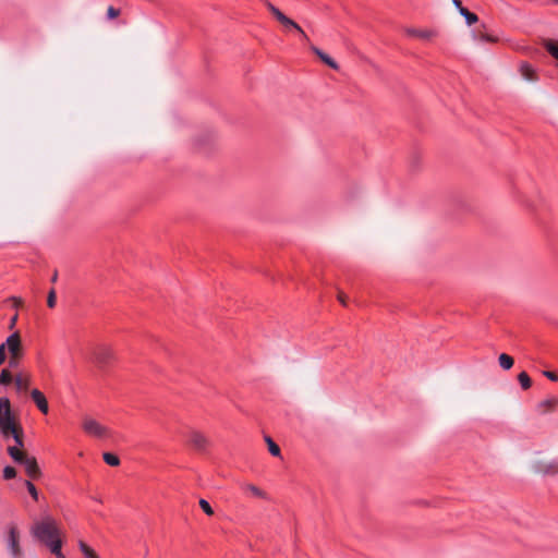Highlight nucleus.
I'll use <instances>...</instances> for the list:
<instances>
[{"mask_svg": "<svg viewBox=\"0 0 558 558\" xmlns=\"http://www.w3.org/2000/svg\"><path fill=\"white\" fill-rule=\"evenodd\" d=\"M31 534L39 543L44 544L57 558H65L62 553L64 532L58 521L50 517H44L31 526Z\"/></svg>", "mask_w": 558, "mask_h": 558, "instance_id": "obj_1", "label": "nucleus"}, {"mask_svg": "<svg viewBox=\"0 0 558 558\" xmlns=\"http://www.w3.org/2000/svg\"><path fill=\"white\" fill-rule=\"evenodd\" d=\"M0 433L4 438L12 437L17 446L23 447V429L5 397H0Z\"/></svg>", "mask_w": 558, "mask_h": 558, "instance_id": "obj_2", "label": "nucleus"}, {"mask_svg": "<svg viewBox=\"0 0 558 558\" xmlns=\"http://www.w3.org/2000/svg\"><path fill=\"white\" fill-rule=\"evenodd\" d=\"M20 446H10L8 448V453L10 457L17 463H21L25 468V472L28 477L36 480L41 475V471L38 466L37 460L35 457H29Z\"/></svg>", "mask_w": 558, "mask_h": 558, "instance_id": "obj_3", "label": "nucleus"}, {"mask_svg": "<svg viewBox=\"0 0 558 558\" xmlns=\"http://www.w3.org/2000/svg\"><path fill=\"white\" fill-rule=\"evenodd\" d=\"M116 360V352L109 344H97L92 351L90 361L99 368H106L110 366Z\"/></svg>", "mask_w": 558, "mask_h": 558, "instance_id": "obj_4", "label": "nucleus"}, {"mask_svg": "<svg viewBox=\"0 0 558 558\" xmlns=\"http://www.w3.org/2000/svg\"><path fill=\"white\" fill-rule=\"evenodd\" d=\"M266 8L272 14V16L281 24L284 31H295L303 38H307L306 34L302 29V27L294 22L292 19L288 17L282 11H280L277 7H275L270 2H266Z\"/></svg>", "mask_w": 558, "mask_h": 558, "instance_id": "obj_5", "label": "nucleus"}, {"mask_svg": "<svg viewBox=\"0 0 558 558\" xmlns=\"http://www.w3.org/2000/svg\"><path fill=\"white\" fill-rule=\"evenodd\" d=\"M187 445L197 452H205L210 446V439L202 430L191 429L187 433Z\"/></svg>", "mask_w": 558, "mask_h": 558, "instance_id": "obj_6", "label": "nucleus"}, {"mask_svg": "<svg viewBox=\"0 0 558 558\" xmlns=\"http://www.w3.org/2000/svg\"><path fill=\"white\" fill-rule=\"evenodd\" d=\"M532 469L535 473L541 475H557L558 474V459H547V458H538L534 460L532 464Z\"/></svg>", "mask_w": 558, "mask_h": 558, "instance_id": "obj_7", "label": "nucleus"}, {"mask_svg": "<svg viewBox=\"0 0 558 558\" xmlns=\"http://www.w3.org/2000/svg\"><path fill=\"white\" fill-rule=\"evenodd\" d=\"M82 428L87 435L96 438H107L110 434L106 426L93 417H85L82 422Z\"/></svg>", "mask_w": 558, "mask_h": 558, "instance_id": "obj_8", "label": "nucleus"}, {"mask_svg": "<svg viewBox=\"0 0 558 558\" xmlns=\"http://www.w3.org/2000/svg\"><path fill=\"white\" fill-rule=\"evenodd\" d=\"M404 34L409 38H415L424 43H432L437 36L438 32L434 28H420V27H407Z\"/></svg>", "mask_w": 558, "mask_h": 558, "instance_id": "obj_9", "label": "nucleus"}, {"mask_svg": "<svg viewBox=\"0 0 558 558\" xmlns=\"http://www.w3.org/2000/svg\"><path fill=\"white\" fill-rule=\"evenodd\" d=\"M2 344L10 357H23L22 339L17 331L10 335Z\"/></svg>", "mask_w": 558, "mask_h": 558, "instance_id": "obj_10", "label": "nucleus"}, {"mask_svg": "<svg viewBox=\"0 0 558 558\" xmlns=\"http://www.w3.org/2000/svg\"><path fill=\"white\" fill-rule=\"evenodd\" d=\"M8 543L11 554L14 558L22 557V549L20 547V532L15 525L9 526Z\"/></svg>", "mask_w": 558, "mask_h": 558, "instance_id": "obj_11", "label": "nucleus"}, {"mask_svg": "<svg viewBox=\"0 0 558 558\" xmlns=\"http://www.w3.org/2000/svg\"><path fill=\"white\" fill-rule=\"evenodd\" d=\"M33 381V376L27 371H20L14 376V384L19 391H26L29 389Z\"/></svg>", "mask_w": 558, "mask_h": 558, "instance_id": "obj_12", "label": "nucleus"}, {"mask_svg": "<svg viewBox=\"0 0 558 558\" xmlns=\"http://www.w3.org/2000/svg\"><path fill=\"white\" fill-rule=\"evenodd\" d=\"M31 398H32L33 402L35 403V405L37 407V409L43 414H48V412H49V404H48L47 398H46V396L44 395L43 391H40L37 388L32 389L31 390Z\"/></svg>", "mask_w": 558, "mask_h": 558, "instance_id": "obj_13", "label": "nucleus"}, {"mask_svg": "<svg viewBox=\"0 0 558 558\" xmlns=\"http://www.w3.org/2000/svg\"><path fill=\"white\" fill-rule=\"evenodd\" d=\"M558 408V397L551 396L541 401L536 410L539 414H547L556 411Z\"/></svg>", "mask_w": 558, "mask_h": 558, "instance_id": "obj_14", "label": "nucleus"}, {"mask_svg": "<svg viewBox=\"0 0 558 558\" xmlns=\"http://www.w3.org/2000/svg\"><path fill=\"white\" fill-rule=\"evenodd\" d=\"M519 72L522 77L529 82L538 81V74L536 70L527 62H521L519 65Z\"/></svg>", "mask_w": 558, "mask_h": 558, "instance_id": "obj_15", "label": "nucleus"}, {"mask_svg": "<svg viewBox=\"0 0 558 558\" xmlns=\"http://www.w3.org/2000/svg\"><path fill=\"white\" fill-rule=\"evenodd\" d=\"M77 547L83 558H101L97 550L85 541H77Z\"/></svg>", "mask_w": 558, "mask_h": 558, "instance_id": "obj_16", "label": "nucleus"}, {"mask_svg": "<svg viewBox=\"0 0 558 558\" xmlns=\"http://www.w3.org/2000/svg\"><path fill=\"white\" fill-rule=\"evenodd\" d=\"M243 489L245 493H247L250 496L259 498V499H267V493L259 488L258 486L254 484H245L243 486Z\"/></svg>", "mask_w": 558, "mask_h": 558, "instance_id": "obj_17", "label": "nucleus"}, {"mask_svg": "<svg viewBox=\"0 0 558 558\" xmlns=\"http://www.w3.org/2000/svg\"><path fill=\"white\" fill-rule=\"evenodd\" d=\"M546 51L557 61L558 66V40L555 39H546L543 43Z\"/></svg>", "mask_w": 558, "mask_h": 558, "instance_id": "obj_18", "label": "nucleus"}, {"mask_svg": "<svg viewBox=\"0 0 558 558\" xmlns=\"http://www.w3.org/2000/svg\"><path fill=\"white\" fill-rule=\"evenodd\" d=\"M473 38L475 40L486 41V43H492V44L498 43V40H499V38L497 36H494L492 34H488L481 29H477L473 33Z\"/></svg>", "mask_w": 558, "mask_h": 558, "instance_id": "obj_19", "label": "nucleus"}, {"mask_svg": "<svg viewBox=\"0 0 558 558\" xmlns=\"http://www.w3.org/2000/svg\"><path fill=\"white\" fill-rule=\"evenodd\" d=\"M312 50L315 52V54L328 66H330L333 70H338V64L336 61H333L328 54L323 52L320 49L313 47Z\"/></svg>", "mask_w": 558, "mask_h": 558, "instance_id": "obj_20", "label": "nucleus"}, {"mask_svg": "<svg viewBox=\"0 0 558 558\" xmlns=\"http://www.w3.org/2000/svg\"><path fill=\"white\" fill-rule=\"evenodd\" d=\"M499 365L502 369H510L513 366V359L509 354L501 353L498 357Z\"/></svg>", "mask_w": 558, "mask_h": 558, "instance_id": "obj_21", "label": "nucleus"}, {"mask_svg": "<svg viewBox=\"0 0 558 558\" xmlns=\"http://www.w3.org/2000/svg\"><path fill=\"white\" fill-rule=\"evenodd\" d=\"M461 15L465 19V22L469 26L478 22V16L469 11L466 8H461Z\"/></svg>", "mask_w": 558, "mask_h": 558, "instance_id": "obj_22", "label": "nucleus"}, {"mask_svg": "<svg viewBox=\"0 0 558 558\" xmlns=\"http://www.w3.org/2000/svg\"><path fill=\"white\" fill-rule=\"evenodd\" d=\"M518 380L524 390H527L532 386V380L526 372H521L518 375Z\"/></svg>", "mask_w": 558, "mask_h": 558, "instance_id": "obj_23", "label": "nucleus"}, {"mask_svg": "<svg viewBox=\"0 0 558 558\" xmlns=\"http://www.w3.org/2000/svg\"><path fill=\"white\" fill-rule=\"evenodd\" d=\"M102 458H104V461L111 466H118L120 464L119 457L113 453L106 452V453H104Z\"/></svg>", "mask_w": 558, "mask_h": 558, "instance_id": "obj_24", "label": "nucleus"}, {"mask_svg": "<svg viewBox=\"0 0 558 558\" xmlns=\"http://www.w3.org/2000/svg\"><path fill=\"white\" fill-rule=\"evenodd\" d=\"M265 440L267 442L269 452L275 457H279L280 456L279 446L270 437H266Z\"/></svg>", "mask_w": 558, "mask_h": 558, "instance_id": "obj_25", "label": "nucleus"}, {"mask_svg": "<svg viewBox=\"0 0 558 558\" xmlns=\"http://www.w3.org/2000/svg\"><path fill=\"white\" fill-rule=\"evenodd\" d=\"M14 380V377L12 376L11 372L7 368L1 371L0 374V384L1 385H9Z\"/></svg>", "mask_w": 558, "mask_h": 558, "instance_id": "obj_26", "label": "nucleus"}, {"mask_svg": "<svg viewBox=\"0 0 558 558\" xmlns=\"http://www.w3.org/2000/svg\"><path fill=\"white\" fill-rule=\"evenodd\" d=\"M198 505L207 515H214V509L211 508L210 504L207 500L201 499L198 501Z\"/></svg>", "mask_w": 558, "mask_h": 558, "instance_id": "obj_27", "label": "nucleus"}, {"mask_svg": "<svg viewBox=\"0 0 558 558\" xmlns=\"http://www.w3.org/2000/svg\"><path fill=\"white\" fill-rule=\"evenodd\" d=\"M25 486L35 501L38 500V492L35 485L31 481L25 482Z\"/></svg>", "mask_w": 558, "mask_h": 558, "instance_id": "obj_28", "label": "nucleus"}, {"mask_svg": "<svg viewBox=\"0 0 558 558\" xmlns=\"http://www.w3.org/2000/svg\"><path fill=\"white\" fill-rule=\"evenodd\" d=\"M16 475V471L13 466H5L3 469V477L5 480H11V478H14Z\"/></svg>", "mask_w": 558, "mask_h": 558, "instance_id": "obj_29", "label": "nucleus"}, {"mask_svg": "<svg viewBox=\"0 0 558 558\" xmlns=\"http://www.w3.org/2000/svg\"><path fill=\"white\" fill-rule=\"evenodd\" d=\"M120 9H117L112 5L108 7L107 9V16L110 20L117 19L120 15Z\"/></svg>", "mask_w": 558, "mask_h": 558, "instance_id": "obj_30", "label": "nucleus"}, {"mask_svg": "<svg viewBox=\"0 0 558 558\" xmlns=\"http://www.w3.org/2000/svg\"><path fill=\"white\" fill-rule=\"evenodd\" d=\"M56 302H57L56 292H54V290H51V291L48 293V298H47V305H48L50 308H53V307L56 306Z\"/></svg>", "mask_w": 558, "mask_h": 558, "instance_id": "obj_31", "label": "nucleus"}, {"mask_svg": "<svg viewBox=\"0 0 558 558\" xmlns=\"http://www.w3.org/2000/svg\"><path fill=\"white\" fill-rule=\"evenodd\" d=\"M7 360V350L3 344H0V365H2Z\"/></svg>", "mask_w": 558, "mask_h": 558, "instance_id": "obj_32", "label": "nucleus"}, {"mask_svg": "<svg viewBox=\"0 0 558 558\" xmlns=\"http://www.w3.org/2000/svg\"><path fill=\"white\" fill-rule=\"evenodd\" d=\"M543 374H544V376H546L551 381H557L558 380V376L554 372L545 371Z\"/></svg>", "mask_w": 558, "mask_h": 558, "instance_id": "obj_33", "label": "nucleus"}, {"mask_svg": "<svg viewBox=\"0 0 558 558\" xmlns=\"http://www.w3.org/2000/svg\"><path fill=\"white\" fill-rule=\"evenodd\" d=\"M22 357H10L9 364L11 367H15Z\"/></svg>", "mask_w": 558, "mask_h": 558, "instance_id": "obj_34", "label": "nucleus"}, {"mask_svg": "<svg viewBox=\"0 0 558 558\" xmlns=\"http://www.w3.org/2000/svg\"><path fill=\"white\" fill-rule=\"evenodd\" d=\"M452 3L458 9L459 13L461 14V8H464L462 5V2L460 0H453Z\"/></svg>", "mask_w": 558, "mask_h": 558, "instance_id": "obj_35", "label": "nucleus"}, {"mask_svg": "<svg viewBox=\"0 0 558 558\" xmlns=\"http://www.w3.org/2000/svg\"><path fill=\"white\" fill-rule=\"evenodd\" d=\"M345 299H347V298H345V295H344L343 293H340V294L338 295V300H339L343 305H345V304H347Z\"/></svg>", "mask_w": 558, "mask_h": 558, "instance_id": "obj_36", "label": "nucleus"}, {"mask_svg": "<svg viewBox=\"0 0 558 558\" xmlns=\"http://www.w3.org/2000/svg\"><path fill=\"white\" fill-rule=\"evenodd\" d=\"M15 322H16V316H14V317L12 318L11 326H13V325L15 324Z\"/></svg>", "mask_w": 558, "mask_h": 558, "instance_id": "obj_37", "label": "nucleus"}, {"mask_svg": "<svg viewBox=\"0 0 558 558\" xmlns=\"http://www.w3.org/2000/svg\"><path fill=\"white\" fill-rule=\"evenodd\" d=\"M551 3L558 4V0H549Z\"/></svg>", "mask_w": 558, "mask_h": 558, "instance_id": "obj_38", "label": "nucleus"}]
</instances>
